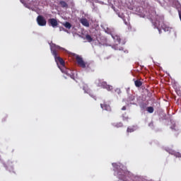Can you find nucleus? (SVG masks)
Returning <instances> with one entry per match:
<instances>
[{
  "instance_id": "1",
  "label": "nucleus",
  "mask_w": 181,
  "mask_h": 181,
  "mask_svg": "<svg viewBox=\"0 0 181 181\" xmlns=\"http://www.w3.org/2000/svg\"><path fill=\"white\" fill-rule=\"evenodd\" d=\"M60 49H62V47H60V46L59 45H56V44H52L51 45V52L55 59V62L57 64H59V63L60 64V65H58L59 69H60L62 73H65V74L71 76V70L66 68V66H64V60H63L62 57L57 56V50H60Z\"/></svg>"
},
{
  "instance_id": "7",
  "label": "nucleus",
  "mask_w": 181,
  "mask_h": 181,
  "mask_svg": "<svg viewBox=\"0 0 181 181\" xmlns=\"http://www.w3.org/2000/svg\"><path fill=\"white\" fill-rule=\"evenodd\" d=\"M80 22L83 25V26H86V28L90 27V23H88V20H87V18H81L80 20Z\"/></svg>"
},
{
  "instance_id": "13",
  "label": "nucleus",
  "mask_w": 181,
  "mask_h": 181,
  "mask_svg": "<svg viewBox=\"0 0 181 181\" xmlns=\"http://www.w3.org/2000/svg\"><path fill=\"white\" fill-rule=\"evenodd\" d=\"M146 111H148L149 112V114L153 113V111H154L153 107H151V106L148 107L146 108Z\"/></svg>"
},
{
  "instance_id": "14",
  "label": "nucleus",
  "mask_w": 181,
  "mask_h": 181,
  "mask_svg": "<svg viewBox=\"0 0 181 181\" xmlns=\"http://www.w3.org/2000/svg\"><path fill=\"white\" fill-rule=\"evenodd\" d=\"M64 25L66 29H71V24L69 22H66Z\"/></svg>"
},
{
  "instance_id": "2",
  "label": "nucleus",
  "mask_w": 181,
  "mask_h": 181,
  "mask_svg": "<svg viewBox=\"0 0 181 181\" xmlns=\"http://www.w3.org/2000/svg\"><path fill=\"white\" fill-rule=\"evenodd\" d=\"M76 60L80 67H81L82 69H86L87 64L86 63V62H84L81 57L77 55L76 57Z\"/></svg>"
},
{
  "instance_id": "3",
  "label": "nucleus",
  "mask_w": 181,
  "mask_h": 181,
  "mask_svg": "<svg viewBox=\"0 0 181 181\" xmlns=\"http://www.w3.org/2000/svg\"><path fill=\"white\" fill-rule=\"evenodd\" d=\"M37 23L39 26H46V23H47V22L43 16H38L37 17Z\"/></svg>"
},
{
  "instance_id": "19",
  "label": "nucleus",
  "mask_w": 181,
  "mask_h": 181,
  "mask_svg": "<svg viewBox=\"0 0 181 181\" xmlns=\"http://www.w3.org/2000/svg\"><path fill=\"white\" fill-rule=\"evenodd\" d=\"M115 93H117V94H121V89H119V88H117L116 90H115Z\"/></svg>"
},
{
  "instance_id": "4",
  "label": "nucleus",
  "mask_w": 181,
  "mask_h": 181,
  "mask_svg": "<svg viewBox=\"0 0 181 181\" xmlns=\"http://www.w3.org/2000/svg\"><path fill=\"white\" fill-rule=\"evenodd\" d=\"M83 90L84 93H86V94H89V95H90V97L94 98V100H97V98L95 97V95H93V93H91V89L89 88L88 85L83 84Z\"/></svg>"
},
{
  "instance_id": "15",
  "label": "nucleus",
  "mask_w": 181,
  "mask_h": 181,
  "mask_svg": "<svg viewBox=\"0 0 181 181\" xmlns=\"http://www.w3.org/2000/svg\"><path fill=\"white\" fill-rule=\"evenodd\" d=\"M135 131V127H128L127 129V132H134Z\"/></svg>"
},
{
  "instance_id": "5",
  "label": "nucleus",
  "mask_w": 181,
  "mask_h": 181,
  "mask_svg": "<svg viewBox=\"0 0 181 181\" xmlns=\"http://www.w3.org/2000/svg\"><path fill=\"white\" fill-rule=\"evenodd\" d=\"M48 24L52 26V28H56V26L59 25V23H57V20H56L55 18H49L48 20Z\"/></svg>"
},
{
  "instance_id": "21",
  "label": "nucleus",
  "mask_w": 181,
  "mask_h": 181,
  "mask_svg": "<svg viewBox=\"0 0 181 181\" xmlns=\"http://www.w3.org/2000/svg\"><path fill=\"white\" fill-rule=\"evenodd\" d=\"M121 42V39H119L118 40V42L119 43Z\"/></svg>"
},
{
  "instance_id": "11",
  "label": "nucleus",
  "mask_w": 181,
  "mask_h": 181,
  "mask_svg": "<svg viewBox=\"0 0 181 181\" xmlns=\"http://www.w3.org/2000/svg\"><path fill=\"white\" fill-rule=\"evenodd\" d=\"M134 84H135L136 87H141V86H142V81H141L139 80H136L134 81Z\"/></svg>"
},
{
  "instance_id": "17",
  "label": "nucleus",
  "mask_w": 181,
  "mask_h": 181,
  "mask_svg": "<svg viewBox=\"0 0 181 181\" xmlns=\"http://www.w3.org/2000/svg\"><path fill=\"white\" fill-rule=\"evenodd\" d=\"M106 90H107L108 91H111V90H112V86L107 85V86H106Z\"/></svg>"
},
{
  "instance_id": "16",
  "label": "nucleus",
  "mask_w": 181,
  "mask_h": 181,
  "mask_svg": "<svg viewBox=\"0 0 181 181\" xmlns=\"http://www.w3.org/2000/svg\"><path fill=\"white\" fill-rule=\"evenodd\" d=\"M174 156H175L176 158H181V153H180V152L175 153H174Z\"/></svg>"
},
{
  "instance_id": "12",
  "label": "nucleus",
  "mask_w": 181,
  "mask_h": 181,
  "mask_svg": "<svg viewBox=\"0 0 181 181\" xmlns=\"http://www.w3.org/2000/svg\"><path fill=\"white\" fill-rule=\"evenodd\" d=\"M86 40H87V42H93V37H91V35L88 34L86 35Z\"/></svg>"
},
{
  "instance_id": "6",
  "label": "nucleus",
  "mask_w": 181,
  "mask_h": 181,
  "mask_svg": "<svg viewBox=\"0 0 181 181\" xmlns=\"http://www.w3.org/2000/svg\"><path fill=\"white\" fill-rule=\"evenodd\" d=\"M100 107L103 110H105V111H111V106H110V105L107 104V103L100 104Z\"/></svg>"
},
{
  "instance_id": "10",
  "label": "nucleus",
  "mask_w": 181,
  "mask_h": 181,
  "mask_svg": "<svg viewBox=\"0 0 181 181\" xmlns=\"http://www.w3.org/2000/svg\"><path fill=\"white\" fill-rule=\"evenodd\" d=\"M59 5L62 6V8H66V9L69 8V4H67L64 1H60Z\"/></svg>"
},
{
  "instance_id": "18",
  "label": "nucleus",
  "mask_w": 181,
  "mask_h": 181,
  "mask_svg": "<svg viewBox=\"0 0 181 181\" xmlns=\"http://www.w3.org/2000/svg\"><path fill=\"white\" fill-rule=\"evenodd\" d=\"M122 118L123 121H128L129 119L128 117H125L124 115H122Z\"/></svg>"
},
{
  "instance_id": "8",
  "label": "nucleus",
  "mask_w": 181,
  "mask_h": 181,
  "mask_svg": "<svg viewBox=\"0 0 181 181\" xmlns=\"http://www.w3.org/2000/svg\"><path fill=\"white\" fill-rule=\"evenodd\" d=\"M98 86L99 87H103V88H107V86H108V84H107V82L104 81H100L98 83Z\"/></svg>"
},
{
  "instance_id": "20",
  "label": "nucleus",
  "mask_w": 181,
  "mask_h": 181,
  "mask_svg": "<svg viewBox=\"0 0 181 181\" xmlns=\"http://www.w3.org/2000/svg\"><path fill=\"white\" fill-rule=\"evenodd\" d=\"M127 110V106H123L122 107V111H125Z\"/></svg>"
},
{
  "instance_id": "9",
  "label": "nucleus",
  "mask_w": 181,
  "mask_h": 181,
  "mask_svg": "<svg viewBox=\"0 0 181 181\" xmlns=\"http://www.w3.org/2000/svg\"><path fill=\"white\" fill-rule=\"evenodd\" d=\"M112 125L115 127V128H122V127H124V124H122L121 122L113 123Z\"/></svg>"
}]
</instances>
